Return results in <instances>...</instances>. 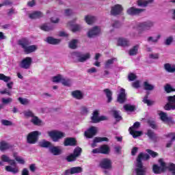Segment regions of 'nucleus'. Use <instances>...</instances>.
I'll return each instance as SVG.
<instances>
[{"instance_id":"obj_1","label":"nucleus","mask_w":175,"mask_h":175,"mask_svg":"<svg viewBox=\"0 0 175 175\" xmlns=\"http://www.w3.org/2000/svg\"><path fill=\"white\" fill-rule=\"evenodd\" d=\"M150 157L147 153L140 152L137 157L135 172L137 175H146L147 167L143 165L142 161H148Z\"/></svg>"},{"instance_id":"obj_2","label":"nucleus","mask_w":175,"mask_h":175,"mask_svg":"<svg viewBox=\"0 0 175 175\" xmlns=\"http://www.w3.org/2000/svg\"><path fill=\"white\" fill-rule=\"evenodd\" d=\"M159 163L160 166L156 164L153 165L152 170L154 174H161L168 169L172 175H175V165L174 163H166L163 159L159 160Z\"/></svg>"},{"instance_id":"obj_3","label":"nucleus","mask_w":175,"mask_h":175,"mask_svg":"<svg viewBox=\"0 0 175 175\" xmlns=\"http://www.w3.org/2000/svg\"><path fill=\"white\" fill-rule=\"evenodd\" d=\"M18 44L23 49L25 54H31L35 53L38 50V46L33 44L31 45V42L27 38H23L18 41Z\"/></svg>"},{"instance_id":"obj_4","label":"nucleus","mask_w":175,"mask_h":175,"mask_svg":"<svg viewBox=\"0 0 175 175\" xmlns=\"http://www.w3.org/2000/svg\"><path fill=\"white\" fill-rule=\"evenodd\" d=\"M72 57L75 62H86L91 58V53H86L83 54L80 52H74L72 54Z\"/></svg>"},{"instance_id":"obj_5","label":"nucleus","mask_w":175,"mask_h":175,"mask_svg":"<svg viewBox=\"0 0 175 175\" xmlns=\"http://www.w3.org/2000/svg\"><path fill=\"white\" fill-rule=\"evenodd\" d=\"M42 135V133L38 131H32L27 135V144H36L39 140V136Z\"/></svg>"},{"instance_id":"obj_6","label":"nucleus","mask_w":175,"mask_h":175,"mask_svg":"<svg viewBox=\"0 0 175 175\" xmlns=\"http://www.w3.org/2000/svg\"><path fill=\"white\" fill-rule=\"evenodd\" d=\"M48 135L52 139L53 142H59L61 139L66 136L64 133L58 131H49Z\"/></svg>"},{"instance_id":"obj_7","label":"nucleus","mask_w":175,"mask_h":175,"mask_svg":"<svg viewBox=\"0 0 175 175\" xmlns=\"http://www.w3.org/2000/svg\"><path fill=\"white\" fill-rule=\"evenodd\" d=\"M139 128H140V122H136L129 129L130 134H131L133 135V137L134 139H136V137H139V136H142V135L143 133H142V131H136L137 129H139Z\"/></svg>"},{"instance_id":"obj_8","label":"nucleus","mask_w":175,"mask_h":175,"mask_svg":"<svg viewBox=\"0 0 175 175\" xmlns=\"http://www.w3.org/2000/svg\"><path fill=\"white\" fill-rule=\"evenodd\" d=\"M80 155H81V148L77 146L75 148L73 153L67 156L66 159L68 162H74Z\"/></svg>"},{"instance_id":"obj_9","label":"nucleus","mask_w":175,"mask_h":175,"mask_svg":"<svg viewBox=\"0 0 175 175\" xmlns=\"http://www.w3.org/2000/svg\"><path fill=\"white\" fill-rule=\"evenodd\" d=\"M32 65V57H26L21 60L19 66L22 69H30Z\"/></svg>"},{"instance_id":"obj_10","label":"nucleus","mask_w":175,"mask_h":175,"mask_svg":"<svg viewBox=\"0 0 175 175\" xmlns=\"http://www.w3.org/2000/svg\"><path fill=\"white\" fill-rule=\"evenodd\" d=\"M154 27V22L146 21L138 25V28L141 31H150Z\"/></svg>"},{"instance_id":"obj_11","label":"nucleus","mask_w":175,"mask_h":175,"mask_svg":"<svg viewBox=\"0 0 175 175\" xmlns=\"http://www.w3.org/2000/svg\"><path fill=\"white\" fill-rule=\"evenodd\" d=\"M168 103L165 105V110H175V95L167 97Z\"/></svg>"},{"instance_id":"obj_12","label":"nucleus","mask_w":175,"mask_h":175,"mask_svg":"<svg viewBox=\"0 0 175 175\" xmlns=\"http://www.w3.org/2000/svg\"><path fill=\"white\" fill-rule=\"evenodd\" d=\"M143 12H146V9L136 8L135 7H131L126 10V13L129 16H139V14H142Z\"/></svg>"},{"instance_id":"obj_13","label":"nucleus","mask_w":175,"mask_h":175,"mask_svg":"<svg viewBox=\"0 0 175 175\" xmlns=\"http://www.w3.org/2000/svg\"><path fill=\"white\" fill-rule=\"evenodd\" d=\"M101 169H105V170H110L111 169V160L110 159H103L99 164Z\"/></svg>"},{"instance_id":"obj_14","label":"nucleus","mask_w":175,"mask_h":175,"mask_svg":"<svg viewBox=\"0 0 175 175\" xmlns=\"http://www.w3.org/2000/svg\"><path fill=\"white\" fill-rule=\"evenodd\" d=\"M96 133H98V127L91 126L87 131H85L84 135L88 139H92L93 136L96 135Z\"/></svg>"},{"instance_id":"obj_15","label":"nucleus","mask_w":175,"mask_h":175,"mask_svg":"<svg viewBox=\"0 0 175 175\" xmlns=\"http://www.w3.org/2000/svg\"><path fill=\"white\" fill-rule=\"evenodd\" d=\"M81 172H83V168L81 167H73L68 170H66L64 172V175L77 174L79 173H81Z\"/></svg>"},{"instance_id":"obj_16","label":"nucleus","mask_w":175,"mask_h":175,"mask_svg":"<svg viewBox=\"0 0 175 175\" xmlns=\"http://www.w3.org/2000/svg\"><path fill=\"white\" fill-rule=\"evenodd\" d=\"M117 102L122 105V103H125L126 102V93H125V89L120 88V94L117 97Z\"/></svg>"},{"instance_id":"obj_17","label":"nucleus","mask_w":175,"mask_h":175,"mask_svg":"<svg viewBox=\"0 0 175 175\" xmlns=\"http://www.w3.org/2000/svg\"><path fill=\"white\" fill-rule=\"evenodd\" d=\"M122 5L120 4L115 5L111 8V14L112 16H118V14H121L122 13Z\"/></svg>"},{"instance_id":"obj_18","label":"nucleus","mask_w":175,"mask_h":175,"mask_svg":"<svg viewBox=\"0 0 175 175\" xmlns=\"http://www.w3.org/2000/svg\"><path fill=\"white\" fill-rule=\"evenodd\" d=\"M99 33H100V28H99V27L98 26H96L89 30V31L88 32V36L90 38H95L98 36Z\"/></svg>"},{"instance_id":"obj_19","label":"nucleus","mask_w":175,"mask_h":175,"mask_svg":"<svg viewBox=\"0 0 175 175\" xmlns=\"http://www.w3.org/2000/svg\"><path fill=\"white\" fill-rule=\"evenodd\" d=\"M64 146L65 147L71 146L75 147L77 146V141L74 137H67L64 139Z\"/></svg>"},{"instance_id":"obj_20","label":"nucleus","mask_w":175,"mask_h":175,"mask_svg":"<svg viewBox=\"0 0 175 175\" xmlns=\"http://www.w3.org/2000/svg\"><path fill=\"white\" fill-rule=\"evenodd\" d=\"M165 137L167 139H171L165 145L167 148H170L172 146H173V142L175 141V133H170L164 135Z\"/></svg>"},{"instance_id":"obj_21","label":"nucleus","mask_w":175,"mask_h":175,"mask_svg":"<svg viewBox=\"0 0 175 175\" xmlns=\"http://www.w3.org/2000/svg\"><path fill=\"white\" fill-rule=\"evenodd\" d=\"M49 152L52 154V155H61L62 154V149L59 146H51L49 148Z\"/></svg>"},{"instance_id":"obj_22","label":"nucleus","mask_w":175,"mask_h":175,"mask_svg":"<svg viewBox=\"0 0 175 175\" xmlns=\"http://www.w3.org/2000/svg\"><path fill=\"white\" fill-rule=\"evenodd\" d=\"M101 142H109V138L106 137H96L93 139V143L91 144V147H92V148H95V147H96V143H101Z\"/></svg>"},{"instance_id":"obj_23","label":"nucleus","mask_w":175,"mask_h":175,"mask_svg":"<svg viewBox=\"0 0 175 175\" xmlns=\"http://www.w3.org/2000/svg\"><path fill=\"white\" fill-rule=\"evenodd\" d=\"M154 3V0H137V4L141 8H147L148 5Z\"/></svg>"},{"instance_id":"obj_24","label":"nucleus","mask_w":175,"mask_h":175,"mask_svg":"<svg viewBox=\"0 0 175 175\" xmlns=\"http://www.w3.org/2000/svg\"><path fill=\"white\" fill-rule=\"evenodd\" d=\"M71 95L72 97H74L75 99H77L78 100H81V99L84 98V94L80 90L72 91L71 92Z\"/></svg>"},{"instance_id":"obj_25","label":"nucleus","mask_w":175,"mask_h":175,"mask_svg":"<svg viewBox=\"0 0 175 175\" xmlns=\"http://www.w3.org/2000/svg\"><path fill=\"white\" fill-rule=\"evenodd\" d=\"M41 17H43V13L40 11H36L29 14V18H30L31 20L40 18Z\"/></svg>"},{"instance_id":"obj_26","label":"nucleus","mask_w":175,"mask_h":175,"mask_svg":"<svg viewBox=\"0 0 175 175\" xmlns=\"http://www.w3.org/2000/svg\"><path fill=\"white\" fill-rule=\"evenodd\" d=\"M164 69L168 73H174L175 72V65L166 63L164 64Z\"/></svg>"},{"instance_id":"obj_27","label":"nucleus","mask_w":175,"mask_h":175,"mask_svg":"<svg viewBox=\"0 0 175 175\" xmlns=\"http://www.w3.org/2000/svg\"><path fill=\"white\" fill-rule=\"evenodd\" d=\"M100 148V154H104L105 155H107L110 154V147L109 145H102L101 146L99 147Z\"/></svg>"},{"instance_id":"obj_28","label":"nucleus","mask_w":175,"mask_h":175,"mask_svg":"<svg viewBox=\"0 0 175 175\" xmlns=\"http://www.w3.org/2000/svg\"><path fill=\"white\" fill-rule=\"evenodd\" d=\"M45 42L49 44H59V43H61V40L56 39L53 37H47Z\"/></svg>"},{"instance_id":"obj_29","label":"nucleus","mask_w":175,"mask_h":175,"mask_svg":"<svg viewBox=\"0 0 175 175\" xmlns=\"http://www.w3.org/2000/svg\"><path fill=\"white\" fill-rule=\"evenodd\" d=\"M91 120L93 124H98L99 122V112L98 110L94 111Z\"/></svg>"},{"instance_id":"obj_30","label":"nucleus","mask_w":175,"mask_h":175,"mask_svg":"<svg viewBox=\"0 0 175 175\" xmlns=\"http://www.w3.org/2000/svg\"><path fill=\"white\" fill-rule=\"evenodd\" d=\"M114 62H117V58L116 57H113L107 60L104 66L105 69H110L111 68V65H113Z\"/></svg>"},{"instance_id":"obj_31","label":"nucleus","mask_w":175,"mask_h":175,"mask_svg":"<svg viewBox=\"0 0 175 175\" xmlns=\"http://www.w3.org/2000/svg\"><path fill=\"white\" fill-rule=\"evenodd\" d=\"M129 40H126V38H119L118 40V46H121L122 47H126V46H129Z\"/></svg>"},{"instance_id":"obj_32","label":"nucleus","mask_w":175,"mask_h":175,"mask_svg":"<svg viewBox=\"0 0 175 175\" xmlns=\"http://www.w3.org/2000/svg\"><path fill=\"white\" fill-rule=\"evenodd\" d=\"M10 148H12V145H10V144L5 141L0 142V151H5L6 150H9Z\"/></svg>"},{"instance_id":"obj_33","label":"nucleus","mask_w":175,"mask_h":175,"mask_svg":"<svg viewBox=\"0 0 175 175\" xmlns=\"http://www.w3.org/2000/svg\"><path fill=\"white\" fill-rule=\"evenodd\" d=\"M85 21L89 25H91L92 24H94L95 21H96V17L91 15H88L85 16Z\"/></svg>"},{"instance_id":"obj_34","label":"nucleus","mask_w":175,"mask_h":175,"mask_svg":"<svg viewBox=\"0 0 175 175\" xmlns=\"http://www.w3.org/2000/svg\"><path fill=\"white\" fill-rule=\"evenodd\" d=\"M147 136L150 140H152V142H157V139H158L157 134H155L152 130H148Z\"/></svg>"},{"instance_id":"obj_35","label":"nucleus","mask_w":175,"mask_h":175,"mask_svg":"<svg viewBox=\"0 0 175 175\" xmlns=\"http://www.w3.org/2000/svg\"><path fill=\"white\" fill-rule=\"evenodd\" d=\"M155 86L154 85L150 84L148 81L144 82V90L146 91H154Z\"/></svg>"},{"instance_id":"obj_36","label":"nucleus","mask_w":175,"mask_h":175,"mask_svg":"<svg viewBox=\"0 0 175 175\" xmlns=\"http://www.w3.org/2000/svg\"><path fill=\"white\" fill-rule=\"evenodd\" d=\"M104 92L107 98V103H110V102L113 100V92H111V91L109 90V89H105Z\"/></svg>"},{"instance_id":"obj_37","label":"nucleus","mask_w":175,"mask_h":175,"mask_svg":"<svg viewBox=\"0 0 175 175\" xmlns=\"http://www.w3.org/2000/svg\"><path fill=\"white\" fill-rule=\"evenodd\" d=\"M148 95H150V93L147 92L146 95H145L144 97L142 102H144V103L146 104L148 106H152V105H154L155 103L148 99Z\"/></svg>"},{"instance_id":"obj_38","label":"nucleus","mask_w":175,"mask_h":175,"mask_svg":"<svg viewBox=\"0 0 175 175\" xmlns=\"http://www.w3.org/2000/svg\"><path fill=\"white\" fill-rule=\"evenodd\" d=\"M39 144L40 147H42V148H49V147H51V142L46 141V139H43Z\"/></svg>"},{"instance_id":"obj_39","label":"nucleus","mask_w":175,"mask_h":175,"mask_svg":"<svg viewBox=\"0 0 175 175\" xmlns=\"http://www.w3.org/2000/svg\"><path fill=\"white\" fill-rule=\"evenodd\" d=\"M5 170L6 172H10L11 173H13V174H17L18 173L19 170L17 167H13L10 165L5 166Z\"/></svg>"},{"instance_id":"obj_40","label":"nucleus","mask_w":175,"mask_h":175,"mask_svg":"<svg viewBox=\"0 0 175 175\" xmlns=\"http://www.w3.org/2000/svg\"><path fill=\"white\" fill-rule=\"evenodd\" d=\"M111 113L116 121H121V120H122V117L120 115V111L113 109Z\"/></svg>"},{"instance_id":"obj_41","label":"nucleus","mask_w":175,"mask_h":175,"mask_svg":"<svg viewBox=\"0 0 175 175\" xmlns=\"http://www.w3.org/2000/svg\"><path fill=\"white\" fill-rule=\"evenodd\" d=\"M62 84L64 85L65 87H71L72 86V79H66L62 78Z\"/></svg>"},{"instance_id":"obj_42","label":"nucleus","mask_w":175,"mask_h":175,"mask_svg":"<svg viewBox=\"0 0 175 175\" xmlns=\"http://www.w3.org/2000/svg\"><path fill=\"white\" fill-rule=\"evenodd\" d=\"M18 102L21 103V105H23L25 106H27V105H29L31 103V100L28 98L19 97L18 98Z\"/></svg>"},{"instance_id":"obj_43","label":"nucleus","mask_w":175,"mask_h":175,"mask_svg":"<svg viewBox=\"0 0 175 175\" xmlns=\"http://www.w3.org/2000/svg\"><path fill=\"white\" fill-rule=\"evenodd\" d=\"M31 122H32L33 125L39 126V125L42 124V120L39 119L38 116H34L33 118H31Z\"/></svg>"},{"instance_id":"obj_44","label":"nucleus","mask_w":175,"mask_h":175,"mask_svg":"<svg viewBox=\"0 0 175 175\" xmlns=\"http://www.w3.org/2000/svg\"><path fill=\"white\" fill-rule=\"evenodd\" d=\"M77 43H79V40H72L69 42V48L75 50L77 49Z\"/></svg>"},{"instance_id":"obj_45","label":"nucleus","mask_w":175,"mask_h":175,"mask_svg":"<svg viewBox=\"0 0 175 175\" xmlns=\"http://www.w3.org/2000/svg\"><path fill=\"white\" fill-rule=\"evenodd\" d=\"M139 51V45H136L130 49L129 54V55H136L137 51Z\"/></svg>"},{"instance_id":"obj_46","label":"nucleus","mask_w":175,"mask_h":175,"mask_svg":"<svg viewBox=\"0 0 175 175\" xmlns=\"http://www.w3.org/2000/svg\"><path fill=\"white\" fill-rule=\"evenodd\" d=\"M126 111H135V107L131 104H126L123 106Z\"/></svg>"},{"instance_id":"obj_47","label":"nucleus","mask_w":175,"mask_h":175,"mask_svg":"<svg viewBox=\"0 0 175 175\" xmlns=\"http://www.w3.org/2000/svg\"><path fill=\"white\" fill-rule=\"evenodd\" d=\"M23 114L25 118H33L35 116V113L31 110H27L23 111Z\"/></svg>"},{"instance_id":"obj_48","label":"nucleus","mask_w":175,"mask_h":175,"mask_svg":"<svg viewBox=\"0 0 175 175\" xmlns=\"http://www.w3.org/2000/svg\"><path fill=\"white\" fill-rule=\"evenodd\" d=\"M40 29L42 31H45L46 32H49V31H53L54 29V27L53 26H49L46 24L42 25L40 27Z\"/></svg>"},{"instance_id":"obj_49","label":"nucleus","mask_w":175,"mask_h":175,"mask_svg":"<svg viewBox=\"0 0 175 175\" xmlns=\"http://www.w3.org/2000/svg\"><path fill=\"white\" fill-rule=\"evenodd\" d=\"M159 116L161 121H163V122L169 121V118H167V114H166V113L161 111L160 112Z\"/></svg>"},{"instance_id":"obj_50","label":"nucleus","mask_w":175,"mask_h":175,"mask_svg":"<svg viewBox=\"0 0 175 175\" xmlns=\"http://www.w3.org/2000/svg\"><path fill=\"white\" fill-rule=\"evenodd\" d=\"M1 102L3 105H10V103H12L13 102V98L8 97V98H1Z\"/></svg>"},{"instance_id":"obj_51","label":"nucleus","mask_w":175,"mask_h":175,"mask_svg":"<svg viewBox=\"0 0 175 175\" xmlns=\"http://www.w3.org/2000/svg\"><path fill=\"white\" fill-rule=\"evenodd\" d=\"M63 77H62V75H57V76H55V77H53L52 81H53V83H59V81H60L61 83H62V79H63Z\"/></svg>"},{"instance_id":"obj_52","label":"nucleus","mask_w":175,"mask_h":175,"mask_svg":"<svg viewBox=\"0 0 175 175\" xmlns=\"http://www.w3.org/2000/svg\"><path fill=\"white\" fill-rule=\"evenodd\" d=\"M164 90H165V92H167V94H170V92H173L175 91V89L172 88V86L170 84H167L164 87Z\"/></svg>"},{"instance_id":"obj_53","label":"nucleus","mask_w":175,"mask_h":175,"mask_svg":"<svg viewBox=\"0 0 175 175\" xmlns=\"http://www.w3.org/2000/svg\"><path fill=\"white\" fill-rule=\"evenodd\" d=\"M174 38L173 36H169L168 38H167L164 42V44H165V46H170V44H172V43H173V40H174Z\"/></svg>"},{"instance_id":"obj_54","label":"nucleus","mask_w":175,"mask_h":175,"mask_svg":"<svg viewBox=\"0 0 175 175\" xmlns=\"http://www.w3.org/2000/svg\"><path fill=\"white\" fill-rule=\"evenodd\" d=\"M11 79L12 78H10V77H7L3 74H0V80H3L5 83H8Z\"/></svg>"},{"instance_id":"obj_55","label":"nucleus","mask_w":175,"mask_h":175,"mask_svg":"<svg viewBox=\"0 0 175 175\" xmlns=\"http://www.w3.org/2000/svg\"><path fill=\"white\" fill-rule=\"evenodd\" d=\"M14 159H16V161H17V162H18V163H21V165H24V163H25V161H24V159H23V158H21L20 157H17V153H14Z\"/></svg>"},{"instance_id":"obj_56","label":"nucleus","mask_w":175,"mask_h":175,"mask_svg":"<svg viewBox=\"0 0 175 175\" xmlns=\"http://www.w3.org/2000/svg\"><path fill=\"white\" fill-rule=\"evenodd\" d=\"M1 124L4 126H12V125H13V122L8 120H1Z\"/></svg>"},{"instance_id":"obj_57","label":"nucleus","mask_w":175,"mask_h":175,"mask_svg":"<svg viewBox=\"0 0 175 175\" xmlns=\"http://www.w3.org/2000/svg\"><path fill=\"white\" fill-rule=\"evenodd\" d=\"M146 151L148 152V154H149V155H150V157H152V158H157V157H158V153L157 152L150 149H147Z\"/></svg>"},{"instance_id":"obj_58","label":"nucleus","mask_w":175,"mask_h":175,"mask_svg":"<svg viewBox=\"0 0 175 175\" xmlns=\"http://www.w3.org/2000/svg\"><path fill=\"white\" fill-rule=\"evenodd\" d=\"M1 95H8V96H12V92L9 89H4L3 90L0 91Z\"/></svg>"},{"instance_id":"obj_59","label":"nucleus","mask_w":175,"mask_h":175,"mask_svg":"<svg viewBox=\"0 0 175 175\" xmlns=\"http://www.w3.org/2000/svg\"><path fill=\"white\" fill-rule=\"evenodd\" d=\"M147 42L148 43H158V40H156V38L152 36H149L147 38Z\"/></svg>"},{"instance_id":"obj_60","label":"nucleus","mask_w":175,"mask_h":175,"mask_svg":"<svg viewBox=\"0 0 175 175\" xmlns=\"http://www.w3.org/2000/svg\"><path fill=\"white\" fill-rule=\"evenodd\" d=\"M128 79L129 81H133L134 80H136V79H137V77L133 73H130L128 76Z\"/></svg>"},{"instance_id":"obj_61","label":"nucleus","mask_w":175,"mask_h":175,"mask_svg":"<svg viewBox=\"0 0 175 175\" xmlns=\"http://www.w3.org/2000/svg\"><path fill=\"white\" fill-rule=\"evenodd\" d=\"M81 113L83 116H87L88 114V108L87 107H82L81 108Z\"/></svg>"},{"instance_id":"obj_62","label":"nucleus","mask_w":175,"mask_h":175,"mask_svg":"<svg viewBox=\"0 0 175 175\" xmlns=\"http://www.w3.org/2000/svg\"><path fill=\"white\" fill-rule=\"evenodd\" d=\"M80 29H81V25H75L72 27V32H77L78 31H80Z\"/></svg>"},{"instance_id":"obj_63","label":"nucleus","mask_w":175,"mask_h":175,"mask_svg":"<svg viewBox=\"0 0 175 175\" xmlns=\"http://www.w3.org/2000/svg\"><path fill=\"white\" fill-rule=\"evenodd\" d=\"M112 27L113 28H120V27H121V23H120V21H114L113 23L112 24Z\"/></svg>"},{"instance_id":"obj_64","label":"nucleus","mask_w":175,"mask_h":175,"mask_svg":"<svg viewBox=\"0 0 175 175\" xmlns=\"http://www.w3.org/2000/svg\"><path fill=\"white\" fill-rule=\"evenodd\" d=\"M10 160V158L9 157H8L6 154H3L1 156V161H3V162H8Z\"/></svg>"}]
</instances>
